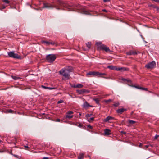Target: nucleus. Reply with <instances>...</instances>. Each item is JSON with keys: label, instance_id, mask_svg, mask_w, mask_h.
<instances>
[{"label": "nucleus", "instance_id": "obj_1", "mask_svg": "<svg viewBox=\"0 0 159 159\" xmlns=\"http://www.w3.org/2000/svg\"><path fill=\"white\" fill-rule=\"evenodd\" d=\"M96 44L98 49L103 50H104L106 52H111L108 47L103 44H102L101 42H97L96 43Z\"/></svg>", "mask_w": 159, "mask_h": 159}, {"label": "nucleus", "instance_id": "obj_2", "mask_svg": "<svg viewBox=\"0 0 159 159\" xmlns=\"http://www.w3.org/2000/svg\"><path fill=\"white\" fill-rule=\"evenodd\" d=\"M87 75H92L93 76H97L98 77H102L103 75H106V74L105 73H101L96 71H90L86 74Z\"/></svg>", "mask_w": 159, "mask_h": 159}, {"label": "nucleus", "instance_id": "obj_3", "mask_svg": "<svg viewBox=\"0 0 159 159\" xmlns=\"http://www.w3.org/2000/svg\"><path fill=\"white\" fill-rule=\"evenodd\" d=\"M107 68L111 69L116 70L117 71H128L129 70V69L128 68L125 67H120V68H117L116 66H107Z\"/></svg>", "mask_w": 159, "mask_h": 159}, {"label": "nucleus", "instance_id": "obj_4", "mask_svg": "<svg viewBox=\"0 0 159 159\" xmlns=\"http://www.w3.org/2000/svg\"><path fill=\"white\" fill-rule=\"evenodd\" d=\"M59 73L67 79L70 78V73L65 69L62 68L59 71Z\"/></svg>", "mask_w": 159, "mask_h": 159}, {"label": "nucleus", "instance_id": "obj_5", "mask_svg": "<svg viewBox=\"0 0 159 159\" xmlns=\"http://www.w3.org/2000/svg\"><path fill=\"white\" fill-rule=\"evenodd\" d=\"M56 58V56L54 54L48 55L46 57L47 60L49 62H53Z\"/></svg>", "mask_w": 159, "mask_h": 159}, {"label": "nucleus", "instance_id": "obj_6", "mask_svg": "<svg viewBox=\"0 0 159 159\" xmlns=\"http://www.w3.org/2000/svg\"><path fill=\"white\" fill-rule=\"evenodd\" d=\"M8 55L9 57L14 58L21 59V57L20 56L18 55L17 54L15 53L13 51L8 52Z\"/></svg>", "mask_w": 159, "mask_h": 159}, {"label": "nucleus", "instance_id": "obj_7", "mask_svg": "<svg viewBox=\"0 0 159 159\" xmlns=\"http://www.w3.org/2000/svg\"><path fill=\"white\" fill-rule=\"evenodd\" d=\"M156 66V63L154 61L148 63L145 66V67L148 69H152Z\"/></svg>", "mask_w": 159, "mask_h": 159}, {"label": "nucleus", "instance_id": "obj_8", "mask_svg": "<svg viewBox=\"0 0 159 159\" xmlns=\"http://www.w3.org/2000/svg\"><path fill=\"white\" fill-rule=\"evenodd\" d=\"M53 7H55L57 9H60V8L58 7L57 6L52 5L48 3H43L42 8H53Z\"/></svg>", "mask_w": 159, "mask_h": 159}, {"label": "nucleus", "instance_id": "obj_9", "mask_svg": "<svg viewBox=\"0 0 159 159\" xmlns=\"http://www.w3.org/2000/svg\"><path fill=\"white\" fill-rule=\"evenodd\" d=\"M57 4L60 6L66 7L67 5L65 2L62 1H58L57 2Z\"/></svg>", "mask_w": 159, "mask_h": 159}, {"label": "nucleus", "instance_id": "obj_10", "mask_svg": "<svg viewBox=\"0 0 159 159\" xmlns=\"http://www.w3.org/2000/svg\"><path fill=\"white\" fill-rule=\"evenodd\" d=\"M42 43H45L47 45H49L50 44L52 45H54L55 44V43L54 42L50 41H42Z\"/></svg>", "mask_w": 159, "mask_h": 159}, {"label": "nucleus", "instance_id": "obj_11", "mask_svg": "<svg viewBox=\"0 0 159 159\" xmlns=\"http://www.w3.org/2000/svg\"><path fill=\"white\" fill-rule=\"evenodd\" d=\"M127 110L126 109L124 108L119 109L116 110V112L118 113L121 114L123 112L126 111Z\"/></svg>", "mask_w": 159, "mask_h": 159}, {"label": "nucleus", "instance_id": "obj_12", "mask_svg": "<svg viewBox=\"0 0 159 159\" xmlns=\"http://www.w3.org/2000/svg\"><path fill=\"white\" fill-rule=\"evenodd\" d=\"M111 131L109 129H106L104 130V134L105 135H109L111 134Z\"/></svg>", "mask_w": 159, "mask_h": 159}, {"label": "nucleus", "instance_id": "obj_13", "mask_svg": "<svg viewBox=\"0 0 159 159\" xmlns=\"http://www.w3.org/2000/svg\"><path fill=\"white\" fill-rule=\"evenodd\" d=\"M115 118L110 116H108L104 120V121L106 122L110 120H114Z\"/></svg>", "mask_w": 159, "mask_h": 159}, {"label": "nucleus", "instance_id": "obj_14", "mask_svg": "<svg viewBox=\"0 0 159 159\" xmlns=\"http://www.w3.org/2000/svg\"><path fill=\"white\" fill-rule=\"evenodd\" d=\"M65 69L69 73L70 72H72L73 70V68L71 66H66L63 68Z\"/></svg>", "mask_w": 159, "mask_h": 159}, {"label": "nucleus", "instance_id": "obj_15", "mask_svg": "<svg viewBox=\"0 0 159 159\" xmlns=\"http://www.w3.org/2000/svg\"><path fill=\"white\" fill-rule=\"evenodd\" d=\"M137 53L134 51H130L127 52V54L129 55H134L137 54Z\"/></svg>", "mask_w": 159, "mask_h": 159}, {"label": "nucleus", "instance_id": "obj_16", "mask_svg": "<svg viewBox=\"0 0 159 159\" xmlns=\"http://www.w3.org/2000/svg\"><path fill=\"white\" fill-rule=\"evenodd\" d=\"M42 87L43 89H48L49 90H52V89H56V88L55 87H49L44 86V85H42Z\"/></svg>", "mask_w": 159, "mask_h": 159}, {"label": "nucleus", "instance_id": "obj_17", "mask_svg": "<svg viewBox=\"0 0 159 159\" xmlns=\"http://www.w3.org/2000/svg\"><path fill=\"white\" fill-rule=\"evenodd\" d=\"M81 13L83 14L89 15V11L83 9L82 10Z\"/></svg>", "mask_w": 159, "mask_h": 159}, {"label": "nucleus", "instance_id": "obj_18", "mask_svg": "<svg viewBox=\"0 0 159 159\" xmlns=\"http://www.w3.org/2000/svg\"><path fill=\"white\" fill-rule=\"evenodd\" d=\"M135 88H138L139 89H141L142 90H144L145 91H147L148 90V89L147 88H143L142 87H139L138 86H135Z\"/></svg>", "mask_w": 159, "mask_h": 159}, {"label": "nucleus", "instance_id": "obj_19", "mask_svg": "<svg viewBox=\"0 0 159 159\" xmlns=\"http://www.w3.org/2000/svg\"><path fill=\"white\" fill-rule=\"evenodd\" d=\"M76 92L79 94H83V90L81 89L80 90H77Z\"/></svg>", "mask_w": 159, "mask_h": 159}, {"label": "nucleus", "instance_id": "obj_20", "mask_svg": "<svg viewBox=\"0 0 159 159\" xmlns=\"http://www.w3.org/2000/svg\"><path fill=\"white\" fill-rule=\"evenodd\" d=\"M84 157V154L80 153L79 155L78 156V159H82Z\"/></svg>", "mask_w": 159, "mask_h": 159}, {"label": "nucleus", "instance_id": "obj_21", "mask_svg": "<svg viewBox=\"0 0 159 159\" xmlns=\"http://www.w3.org/2000/svg\"><path fill=\"white\" fill-rule=\"evenodd\" d=\"M89 106V104L86 101L83 104V106L84 107H87Z\"/></svg>", "mask_w": 159, "mask_h": 159}, {"label": "nucleus", "instance_id": "obj_22", "mask_svg": "<svg viewBox=\"0 0 159 159\" xmlns=\"http://www.w3.org/2000/svg\"><path fill=\"white\" fill-rule=\"evenodd\" d=\"M2 1L6 4H9L10 3V1L8 0H2Z\"/></svg>", "mask_w": 159, "mask_h": 159}, {"label": "nucleus", "instance_id": "obj_23", "mask_svg": "<svg viewBox=\"0 0 159 159\" xmlns=\"http://www.w3.org/2000/svg\"><path fill=\"white\" fill-rule=\"evenodd\" d=\"M128 121L129 124H132V125L134 124L136 122L135 121H133L132 120H129Z\"/></svg>", "mask_w": 159, "mask_h": 159}, {"label": "nucleus", "instance_id": "obj_24", "mask_svg": "<svg viewBox=\"0 0 159 159\" xmlns=\"http://www.w3.org/2000/svg\"><path fill=\"white\" fill-rule=\"evenodd\" d=\"M73 116V115H69L67 114L66 116V118L70 119L72 118Z\"/></svg>", "mask_w": 159, "mask_h": 159}, {"label": "nucleus", "instance_id": "obj_25", "mask_svg": "<svg viewBox=\"0 0 159 159\" xmlns=\"http://www.w3.org/2000/svg\"><path fill=\"white\" fill-rule=\"evenodd\" d=\"M91 43L90 42H88L87 43H86V46L88 47L89 48L91 46Z\"/></svg>", "mask_w": 159, "mask_h": 159}, {"label": "nucleus", "instance_id": "obj_26", "mask_svg": "<svg viewBox=\"0 0 159 159\" xmlns=\"http://www.w3.org/2000/svg\"><path fill=\"white\" fill-rule=\"evenodd\" d=\"M120 105V103L119 102H115L114 104H113V106L115 107H118Z\"/></svg>", "mask_w": 159, "mask_h": 159}, {"label": "nucleus", "instance_id": "obj_27", "mask_svg": "<svg viewBox=\"0 0 159 159\" xmlns=\"http://www.w3.org/2000/svg\"><path fill=\"white\" fill-rule=\"evenodd\" d=\"M83 94L88 93L89 92V91L88 90L84 89H83Z\"/></svg>", "mask_w": 159, "mask_h": 159}, {"label": "nucleus", "instance_id": "obj_28", "mask_svg": "<svg viewBox=\"0 0 159 159\" xmlns=\"http://www.w3.org/2000/svg\"><path fill=\"white\" fill-rule=\"evenodd\" d=\"M83 87V85L82 84H78L76 85V88H82Z\"/></svg>", "mask_w": 159, "mask_h": 159}, {"label": "nucleus", "instance_id": "obj_29", "mask_svg": "<svg viewBox=\"0 0 159 159\" xmlns=\"http://www.w3.org/2000/svg\"><path fill=\"white\" fill-rule=\"evenodd\" d=\"M93 100L97 104H99V100L98 98L94 99Z\"/></svg>", "mask_w": 159, "mask_h": 159}, {"label": "nucleus", "instance_id": "obj_30", "mask_svg": "<svg viewBox=\"0 0 159 159\" xmlns=\"http://www.w3.org/2000/svg\"><path fill=\"white\" fill-rule=\"evenodd\" d=\"M76 125L80 128H81L82 127V124L80 123H77L76 124Z\"/></svg>", "mask_w": 159, "mask_h": 159}, {"label": "nucleus", "instance_id": "obj_31", "mask_svg": "<svg viewBox=\"0 0 159 159\" xmlns=\"http://www.w3.org/2000/svg\"><path fill=\"white\" fill-rule=\"evenodd\" d=\"M73 113V112L72 111H68L67 113L66 114H68V115L70 114H72Z\"/></svg>", "mask_w": 159, "mask_h": 159}, {"label": "nucleus", "instance_id": "obj_32", "mask_svg": "<svg viewBox=\"0 0 159 159\" xmlns=\"http://www.w3.org/2000/svg\"><path fill=\"white\" fill-rule=\"evenodd\" d=\"M6 6L4 5H2V7L0 8V9L2 10L3 9H4L6 8Z\"/></svg>", "mask_w": 159, "mask_h": 159}, {"label": "nucleus", "instance_id": "obj_33", "mask_svg": "<svg viewBox=\"0 0 159 159\" xmlns=\"http://www.w3.org/2000/svg\"><path fill=\"white\" fill-rule=\"evenodd\" d=\"M92 115V114H87L86 115V117L88 118V117Z\"/></svg>", "mask_w": 159, "mask_h": 159}, {"label": "nucleus", "instance_id": "obj_34", "mask_svg": "<svg viewBox=\"0 0 159 159\" xmlns=\"http://www.w3.org/2000/svg\"><path fill=\"white\" fill-rule=\"evenodd\" d=\"M112 100L109 99H108V100H105V102L106 103H108V102H110Z\"/></svg>", "mask_w": 159, "mask_h": 159}, {"label": "nucleus", "instance_id": "obj_35", "mask_svg": "<svg viewBox=\"0 0 159 159\" xmlns=\"http://www.w3.org/2000/svg\"><path fill=\"white\" fill-rule=\"evenodd\" d=\"M94 120V117H92L90 118V120H88V121L90 122L91 121H93Z\"/></svg>", "mask_w": 159, "mask_h": 159}, {"label": "nucleus", "instance_id": "obj_36", "mask_svg": "<svg viewBox=\"0 0 159 159\" xmlns=\"http://www.w3.org/2000/svg\"><path fill=\"white\" fill-rule=\"evenodd\" d=\"M63 101L62 100H60L57 102L58 104H59L61 103H63Z\"/></svg>", "mask_w": 159, "mask_h": 159}, {"label": "nucleus", "instance_id": "obj_37", "mask_svg": "<svg viewBox=\"0 0 159 159\" xmlns=\"http://www.w3.org/2000/svg\"><path fill=\"white\" fill-rule=\"evenodd\" d=\"M87 127L88 128L90 129H92L93 128V127L91 126L90 125H87Z\"/></svg>", "mask_w": 159, "mask_h": 159}, {"label": "nucleus", "instance_id": "obj_38", "mask_svg": "<svg viewBox=\"0 0 159 159\" xmlns=\"http://www.w3.org/2000/svg\"><path fill=\"white\" fill-rule=\"evenodd\" d=\"M13 79H15V80H17V79H19V78L17 77H16V76H13Z\"/></svg>", "mask_w": 159, "mask_h": 159}, {"label": "nucleus", "instance_id": "obj_39", "mask_svg": "<svg viewBox=\"0 0 159 159\" xmlns=\"http://www.w3.org/2000/svg\"><path fill=\"white\" fill-rule=\"evenodd\" d=\"M71 87L72 88H76V85H71Z\"/></svg>", "mask_w": 159, "mask_h": 159}, {"label": "nucleus", "instance_id": "obj_40", "mask_svg": "<svg viewBox=\"0 0 159 159\" xmlns=\"http://www.w3.org/2000/svg\"><path fill=\"white\" fill-rule=\"evenodd\" d=\"M8 112L10 113H12L13 112V111L12 110H8Z\"/></svg>", "mask_w": 159, "mask_h": 159}, {"label": "nucleus", "instance_id": "obj_41", "mask_svg": "<svg viewBox=\"0 0 159 159\" xmlns=\"http://www.w3.org/2000/svg\"><path fill=\"white\" fill-rule=\"evenodd\" d=\"M159 136V135H156L155 136V139H157V138Z\"/></svg>", "mask_w": 159, "mask_h": 159}, {"label": "nucleus", "instance_id": "obj_42", "mask_svg": "<svg viewBox=\"0 0 159 159\" xmlns=\"http://www.w3.org/2000/svg\"><path fill=\"white\" fill-rule=\"evenodd\" d=\"M56 121L57 122H60V120L59 119H57L56 120Z\"/></svg>", "mask_w": 159, "mask_h": 159}, {"label": "nucleus", "instance_id": "obj_43", "mask_svg": "<svg viewBox=\"0 0 159 159\" xmlns=\"http://www.w3.org/2000/svg\"><path fill=\"white\" fill-rule=\"evenodd\" d=\"M43 159H48V157H44L43 158Z\"/></svg>", "mask_w": 159, "mask_h": 159}, {"label": "nucleus", "instance_id": "obj_44", "mask_svg": "<svg viewBox=\"0 0 159 159\" xmlns=\"http://www.w3.org/2000/svg\"><path fill=\"white\" fill-rule=\"evenodd\" d=\"M103 1L104 2H107L109 1L110 0H103Z\"/></svg>", "mask_w": 159, "mask_h": 159}, {"label": "nucleus", "instance_id": "obj_45", "mask_svg": "<svg viewBox=\"0 0 159 159\" xmlns=\"http://www.w3.org/2000/svg\"><path fill=\"white\" fill-rule=\"evenodd\" d=\"M24 146L25 148H29V147L27 146Z\"/></svg>", "mask_w": 159, "mask_h": 159}, {"label": "nucleus", "instance_id": "obj_46", "mask_svg": "<svg viewBox=\"0 0 159 159\" xmlns=\"http://www.w3.org/2000/svg\"><path fill=\"white\" fill-rule=\"evenodd\" d=\"M121 133H122V134H126V133L125 132H124L123 131H121Z\"/></svg>", "mask_w": 159, "mask_h": 159}, {"label": "nucleus", "instance_id": "obj_47", "mask_svg": "<svg viewBox=\"0 0 159 159\" xmlns=\"http://www.w3.org/2000/svg\"><path fill=\"white\" fill-rule=\"evenodd\" d=\"M13 155L15 157H18V156L17 155Z\"/></svg>", "mask_w": 159, "mask_h": 159}, {"label": "nucleus", "instance_id": "obj_48", "mask_svg": "<svg viewBox=\"0 0 159 159\" xmlns=\"http://www.w3.org/2000/svg\"><path fill=\"white\" fill-rule=\"evenodd\" d=\"M102 11H105V12H106V10L105 9L103 10Z\"/></svg>", "mask_w": 159, "mask_h": 159}, {"label": "nucleus", "instance_id": "obj_49", "mask_svg": "<svg viewBox=\"0 0 159 159\" xmlns=\"http://www.w3.org/2000/svg\"><path fill=\"white\" fill-rule=\"evenodd\" d=\"M149 147V145H146L145 146V147L146 148H148Z\"/></svg>", "mask_w": 159, "mask_h": 159}, {"label": "nucleus", "instance_id": "obj_50", "mask_svg": "<svg viewBox=\"0 0 159 159\" xmlns=\"http://www.w3.org/2000/svg\"><path fill=\"white\" fill-rule=\"evenodd\" d=\"M126 80V79H124V80ZM127 81L129 82V81H130V80H127Z\"/></svg>", "mask_w": 159, "mask_h": 159}, {"label": "nucleus", "instance_id": "obj_51", "mask_svg": "<svg viewBox=\"0 0 159 159\" xmlns=\"http://www.w3.org/2000/svg\"><path fill=\"white\" fill-rule=\"evenodd\" d=\"M141 145H142V144H141V143H140V144H139V147H140V146Z\"/></svg>", "mask_w": 159, "mask_h": 159}, {"label": "nucleus", "instance_id": "obj_52", "mask_svg": "<svg viewBox=\"0 0 159 159\" xmlns=\"http://www.w3.org/2000/svg\"><path fill=\"white\" fill-rule=\"evenodd\" d=\"M79 115H81V113H79Z\"/></svg>", "mask_w": 159, "mask_h": 159}, {"label": "nucleus", "instance_id": "obj_53", "mask_svg": "<svg viewBox=\"0 0 159 159\" xmlns=\"http://www.w3.org/2000/svg\"><path fill=\"white\" fill-rule=\"evenodd\" d=\"M2 142V141H1V140H0V143Z\"/></svg>", "mask_w": 159, "mask_h": 159}, {"label": "nucleus", "instance_id": "obj_54", "mask_svg": "<svg viewBox=\"0 0 159 159\" xmlns=\"http://www.w3.org/2000/svg\"><path fill=\"white\" fill-rule=\"evenodd\" d=\"M79 5H78V6L77 7V8L78 9V8H79Z\"/></svg>", "mask_w": 159, "mask_h": 159}, {"label": "nucleus", "instance_id": "obj_55", "mask_svg": "<svg viewBox=\"0 0 159 159\" xmlns=\"http://www.w3.org/2000/svg\"><path fill=\"white\" fill-rule=\"evenodd\" d=\"M0 152H1V151H0Z\"/></svg>", "mask_w": 159, "mask_h": 159}]
</instances>
